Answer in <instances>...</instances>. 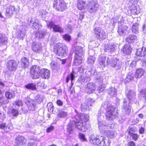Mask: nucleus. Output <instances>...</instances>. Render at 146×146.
Wrapping results in <instances>:
<instances>
[{
	"mask_svg": "<svg viewBox=\"0 0 146 146\" xmlns=\"http://www.w3.org/2000/svg\"><path fill=\"white\" fill-rule=\"evenodd\" d=\"M30 74L31 77L33 79L38 78L40 76L43 79H48L50 71L47 69H40L39 66L33 65L31 68Z\"/></svg>",
	"mask_w": 146,
	"mask_h": 146,
	"instance_id": "obj_1",
	"label": "nucleus"
},
{
	"mask_svg": "<svg viewBox=\"0 0 146 146\" xmlns=\"http://www.w3.org/2000/svg\"><path fill=\"white\" fill-rule=\"evenodd\" d=\"M106 108V115L107 119L112 120L117 117L118 112L115 106H108L107 102L104 103L102 104L100 110H99L98 113V115H101V111Z\"/></svg>",
	"mask_w": 146,
	"mask_h": 146,
	"instance_id": "obj_2",
	"label": "nucleus"
},
{
	"mask_svg": "<svg viewBox=\"0 0 146 146\" xmlns=\"http://www.w3.org/2000/svg\"><path fill=\"white\" fill-rule=\"evenodd\" d=\"M53 51L57 56H65L67 54V48L66 46L59 43L55 46Z\"/></svg>",
	"mask_w": 146,
	"mask_h": 146,
	"instance_id": "obj_3",
	"label": "nucleus"
},
{
	"mask_svg": "<svg viewBox=\"0 0 146 146\" xmlns=\"http://www.w3.org/2000/svg\"><path fill=\"white\" fill-rule=\"evenodd\" d=\"M105 139V137L93 134L90 135L89 137V141L92 143L98 145L106 146Z\"/></svg>",
	"mask_w": 146,
	"mask_h": 146,
	"instance_id": "obj_4",
	"label": "nucleus"
},
{
	"mask_svg": "<svg viewBox=\"0 0 146 146\" xmlns=\"http://www.w3.org/2000/svg\"><path fill=\"white\" fill-rule=\"evenodd\" d=\"M53 7L56 10L62 12L67 8L66 3L62 0H56L53 1Z\"/></svg>",
	"mask_w": 146,
	"mask_h": 146,
	"instance_id": "obj_5",
	"label": "nucleus"
},
{
	"mask_svg": "<svg viewBox=\"0 0 146 146\" xmlns=\"http://www.w3.org/2000/svg\"><path fill=\"white\" fill-rule=\"evenodd\" d=\"M94 33L96 38L100 40H102L106 38V34L100 27H96L94 29Z\"/></svg>",
	"mask_w": 146,
	"mask_h": 146,
	"instance_id": "obj_6",
	"label": "nucleus"
},
{
	"mask_svg": "<svg viewBox=\"0 0 146 146\" xmlns=\"http://www.w3.org/2000/svg\"><path fill=\"white\" fill-rule=\"evenodd\" d=\"M99 7L97 3L94 1H91L87 5V9L89 13H95Z\"/></svg>",
	"mask_w": 146,
	"mask_h": 146,
	"instance_id": "obj_7",
	"label": "nucleus"
},
{
	"mask_svg": "<svg viewBox=\"0 0 146 146\" xmlns=\"http://www.w3.org/2000/svg\"><path fill=\"white\" fill-rule=\"evenodd\" d=\"M77 113V115L74 117V122H82L83 123V121L85 122L88 121L89 120V116L87 114L81 113L80 114Z\"/></svg>",
	"mask_w": 146,
	"mask_h": 146,
	"instance_id": "obj_8",
	"label": "nucleus"
},
{
	"mask_svg": "<svg viewBox=\"0 0 146 146\" xmlns=\"http://www.w3.org/2000/svg\"><path fill=\"white\" fill-rule=\"evenodd\" d=\"M109 64L113 67L115 70H118L120 69L121 66L122 64L118 59L113 57L109 60Z\"/></svg>",
	"mask_w": 146,
	"mask_h": 146,
	"instance_id": "obj_9",
	"label": "nucleus"
},
{
	"mask_svg": "<svg viewBox=\"0 0 146 146\" xmlns=\"http://www.w3.org/2000/svg\"><path fill=\"white\" fill-rule=\"evenodd\" d=\"M109 64L113 67L115 70H118L120 69L121 66L122 64L118 59L113 57L109 60Z\"/></svg>",
	"mask_w": 146,
	"mask_h": 146,
	"instance_id": "obj_10",
	"label": "nucleus"
},
{
	"mask_svg": "<svg viewBox=\"0 0 146 146\" xmlns=\"http://www.w3.org/2000/svg\"><path fill=\"white\" fill-rule=\"evenodd\" d=\"M21 25H17L14 28L16 29V34L19 37H22L24 36L25 33V23L22 22Z\"/></svg>",
	"mask_w": 146,
	"mask_h": 146,
	"instance_id": "obj_11",
	"label": "nucleus"
},
{
	"mask_svg": "<svg viewBox=\"0 0 146 146\" xmlns=\"http://www.w3.org/2000/svg\"><path fill=\"white\" fill-rule=\"evenodd\" d=\"M47 25L48 28L50 29H52L53 31L54 32L60 33L63 32V29L60 25H55L53 22H51L48 23Z\"/></svg>",
	"mask_w": 146,
	"mask_h": 146,
	"instance_id": "obj_12",
	"label": "nucleus"
},
{
	"mask_svg": "<svg viewBox=\"0 0 146 146\" xmlns=\"http://www.w3.org/2000/svg\"><path fill=\"white\" fill-rule=\"evenodd\" d=\"M29 24L33 29L37 30H38L42 27L38 19L35 18H31Z\"/></svg>",
	"mask_w": 146,
	"mask_h": 146,
	"instance_id": "obj_13",
	"label": "nucleus"
},
{
	"mask_svg": "<svg viewBox=\"0 0 146 146\" xmlns=\"http://www.w3.org/2000/svg\"><path fill=\"white\" fill-rule=\"evenodd\" d=\"M98 127L101 133H104L106 129L110 128L111 126L104 121L98 120Z\"/></svg>",
	"mask_w": 146,
	"mask_h": 146,
	"instance_id": "obj_14",
	"label": "nucleus"
},
{
	"mask_svg": "<svg viewBox=\"0 0 146 146\" xmlns=\"http://www.w3.org/2000/svg\"><path fill=\"white\" fill-rule=\"evenodd\" d=\"M25 102L27 104L28 108L29 110L32 111L35 110L36 107V102L35 100L27 98L25 99Z\"/></svg>",
	"mask_w": 146,
	"mask_h": 146,
	"instance_id": "obj_15",
	"label": "nucleus"
},
{
	"mask_svg": "<svg viewBox=\"0 0 146 146\" xmlns=\"http://www.w3.org/2000/svg\"><path fill=\"white\" fill-rule=\"evenodd\" d=\"M18 65V63L17 61L14 60H11L7 62L6 66L9 70L14 71L17 69Z\"/></svg>",
	"mask_w": 146,
	"mask_h": 146,
	"instance_id": "obj_16",
	"label": "nucleus"
},
{
	"mask_svg": "<svg viewBox=\"0 0 146 146\" xmlns=\"http://www.w3.org/2000/svg\"><path fill=\"white\" fill-rule=\"evenodd\" d=\"M109 58L104 55H100L98 58L99 64L101 67H105L109 65Z\"/></svg>",
	"mask_w": 146,
	"mask_h": 146,
	"instance_id": "obj_17",
	"label": "nucleus"
},
{
	"mask_svg": "<svg viewBox=\"0 0 146 146\" xmlns=\"http://www.w3.org/2000/svg\"><path fill=\"white\" fill-rule=\"evenodd\" d=\"M137 1H135V3H132V5H130L129 6L131 13L132 15L137 14L140 12L139 9L137 4Z\"/></svg>",
	"mask_w": 146,
	"mask_h": 146,
	"instance_id": "obj_18",
	"label": "nucleus"
},
{
	"mask_svg": "<svg viewBox=\"0 0 146 146\" xmlns=\"http://www.w3.org/2000/svg\"><path fill=\"white\" fill-rule=\"evenodd\" d=\"M127 99H125L124 100L123 104L122 110L123 112L127 115H129L131 109L129 105L130 102L127 100Z\"/></svg>",
	"mask_w": 146,
	"mask_h": 146,
	"instance_id": "obj_19",
	"label": "nucleus"
},
{
	"mask_svg": "<svg viewBox=\"0 0 146 146\" xmlns=\"http://www.w3.org/2000/svg\"><path fill=\"white\" fill-rule=\"evenodd\" d=\"M96 87L93 83H88L85 86V91L88 94L94 93L96 89Z\"/></svg>",
	"mask_w": 146,
	"mask_h": 146,
	"instance_id": "obj_20",
	"label": "nucleus"
},
{
	"mask_svg": "<svg viewBox=\"0 0 146 146\" xmlns=\"http://www.w3.org/2000/svg\"><path fill=\"white\" fill-rule=\"evenodd\" d=\"M27 140L23 136L19 135L15 139V142L18 146H24Z\"/></svg>",
	"mask_w": 146,
	"mask_h": 146,
	"instance_id": "obj_21",
	"label": "nucleus"
},
{
	"mask_svg": "<svg viewBox=\"0 0 146 146\" xmlns=\"http://www.w3.org/2000/svg\"><path fill=\"white\" fill-rule=\"evenodd\" d=\"M74 122L75 124L76 127L80 130L81 131L84 132L87 129V126L84 123H83L82 122Z\"/></svg>",
	"mask_w": 146,
	"mask_h": 146,
	"instance_id": "obj_22",
	"label": "nucleus"
},
{
	"mask_svg": "<svg viewBox=\"0 0 146 146\" xmlns=\"http://www.w3.org/2000/svg\"><path fill=\"white\" fill-rule=\"evenodd\" d=\"M127 27L125 25L119 26L118 27V33L121 36L125 35L127 32Z\"/></svg>",
	"mask_w": 146,
	"mask_h": 146,
	"instance_id": "obj_23",
	"label": "nucleus"
},
{
	"mask_svg": "<svg viewBox=\"0 0 146 146\" xmlns=\"http://www.w3.org/2000/svg\"><path fill=\"white\" fill-rule=\"evenodd\" d=\"M32 48L34 52H38L41 51L42 46L40 43L33 42L32 44Z\"/></svg>",
	"mask_w": 146,
	"mask_h": 146,
	"instance_id": "obj_24",
	"label": "nucleus"
},
{
	"mask_svg": "<svg viewBox=\"0 0 146 146\" xmlns=\"http://www.w3.org/2000/svg\"><path fill=\"white\" fill-rule=\"evenodd\" d=\"M132 48L128 44H125L121 49V50L125 54H130L131 52Z\"/></svg>",
	"mask_w": 146,
	"mask_h": 146,
	"instance_id": "obj_25",
	"label": "nucleus"
},
{
	"mask_svg": "<svg viewBox=\"0 0 146 146\" xmlns=\"http://www.w3.org/2000/svg\"><path fill=\"white\" fill-rule=\"evenodd\" d=\"M136 55L140 56H144V58H146V48L143 47L141 48L137 49Z\"/></svg>",
	"mask_w": 146,
	"mask_h": 146,
	"instance_id": "obj_26",
	"label": "nucleus"
},
{
	"mask_svg": "<svg viewBox=\"0 0 146 146\" xmlns=\"http://www.w3.org/2000/svg\"><path fill=\"white\" fill-rule=\"evenodd\" d=\"M83 55L75 54L74 57V63L76 65H79L82 62Z\"/></svg>",
	"mask_w": 146,
	"mask_h": 146,
	"instance_id": "obj_27",
	"label": "nucleus"
},
{
	"mask_svg": "<svg viewBox=\"0 0 146 146\" xmlns=\"http://www.w3.org/2000/svg\"><path fill=\"white\" fill-rule=\"evenodd\" d=\"M29 64V60L26 57H23L21 58V65L23 68H25L28 67Z\"/></svg>",
	"mask_w": 146,
	"mask_h": 146,
	"instance_id": "obj_28",
	"label": "nucleus"
},
{
	"mask_svg": "<svg viewBox=\"0 0 146 146\" xmlns=\"http://www.w3.org/2000/svg\"><path fill=\"white\" fill-rule=\"evenodd\" d=\"M135 93L133 90H129L127 94V97L128 99H127L129 102L133 101L135 98Z\"/></svg>",
	"mask_w": 146,
	"mask_h": 146,
	"instance_id": "obj_29",
	"label": "nucleus"
},
{
	"mask_svg": "<svg viewBox=\"0 0 146 146\" xmlns=\"http://www.w3.org/2000/svg\"><path fill=\"white\" fill-rule=\"evenodd\" d=\"M78 76V74L77 72H75L74 71H73L70 74V75L67 76L66 79V82L68 83L69 80L70 79L71 81L72 82L75 77H77Z\"/></svg>",
	"mask_w": 146,
	"mask_h": 146,
	"instance_id": "obj_30",
	"label": "nucleus"
},
{
	"mask_svg": "<svg viewBox=\"0 0 146 146\" xmlns=\"http://www.w3.org/2000/svg\"><path fill=\"white\" fill-rule=\"evenodd\" d=\"M88 104H86L85 103H83L81 106V108L82 110L83 111H84L85 110H90L91 108H90L89 105H91V100L90 98H88Z\"/></svg>",
	"mask_w": 146,
	"mask_h": 146,
	"instance_id": "obj_31",
	"label": "nucleus"
},
{
	"mask_svg": "<svg viewBox=\"0 0 146 146\" xmlns=\"http://www.w3.org/2000/svg\"><path fill=\"white\" fill-rule=\"evenodd\" d=\"M107 93L111 97L115 96L117 95V90L114 87H110L107 90Z\"/></svg>",
	"mask_w": 146,
	"mask_h": 146,
	"instance_id": "obj_32",
	"label": "nucleus"
},
{
	"mask_svg": "<svg viewBox=\"0 0 146 146\" xmlns=\"http://www.w3.org/2000/svg\"><path fill=\"white\" fill-rule=\"evenodd\" d=\"M15 10V8L13 6H10L8 7L6 10V16L8 17L12 16Z\"/></svg>",
	"mask_w": 146,
	"mask_h": 146,
	"instance_id": "obj_33",
	"label": "nucleus"
},
{
	"mask_svg": "<svg viewBox=\"0 0 146 146\" xmlns=\"http://www.w3.org/2000/svg\"><path fill=\"white\" fill-rule=\"evenodd\" d=\"M7 38L4 34L0 33V44L1 45L5 44L7 42Z\"/></svg>",
	"mask_w": 146,
	"mask_h": 146,
	"instance_id": "obj_34",
	"label": "nucleus"
},
{
	"mask_svg": "<svg viewBox=\"0 0 146 146\" xmlns=\"http://www.w3.org/2000/svg\"><path fill=\"white\" fill-rule=\"evenodd\" d=\"M104 133V134L108 137L111 138H114L116 135V132L114 131H108L106 130V131Z\"/></svg>",
	"mask_w": 146,
	"mask_h": 146,
	"instance_id": "obj_35",
	"label": "nucleus"
},
{
	"mask_svg": "<svg viewBox=\"0 0 146 146\" xmlns=\"http://www.w3.org/2000/svg\"><path fill=\"white\" fill-rule=\"evenodd\" d=\"M75 125V124L74 122V120H72L70 123L68 124L67 127V133L69 134L73 132V125Z\"/></svg>",
	"mask_w": 146,
	"mask_h": 146,
	"instance_id": "obj_36",
	"label": "nucleus"
},
{
	"mask_svg": "<svg viewBox=\"0 0 146 146\" xmlns=\"http://www.w3.org/2000/svg\"><path fill=\"white\" fill-rule=\"evenodd\" d=\"M144 72V70L141 68L137 69L135 74V77L136 78H140L143 75Z\"/></svg>",
	"mask_w": 146,
	"mask_h": 146,
	"instance_id": "obj_37",
	"label": "nucleus"
},
{
	"mask_svg": "<svg viewBox=\"0 0 146 146\" xmlns=\"http://www.w3.org/2000/svg\"><path fill=\"white\" fill-rule=\"evenodd\" d=\"M86 0H78L77 3V7L80 10H82L84 7L86 5Z\"/></svg>",
	"mask_w": 146,
	"mask_h": 146,
	"instance_id": "obj_38",
	"label": "nucleus"
},
{
	"mask_svg": "<svg viewBox=\"0 0 146 146\" xmlns=\"http://www.w3.org/2000/svg\"><path fill=\"white\" fill-rule=\"evenodd\" d=\"M46 32L45 31H37L35 34V36L36 38H41L44 36L46 35Z\"/></svg>",
	"mask_w": 146,
	"mask_h": 146,
	"instance_id": "obj_39",
	"label": "nucleus"
},
{
	"mask_svg": "<svg viewBox=\"0 0 146 146\" xmlns=\"http://www.w3.org/2000/svg\"><path fill=\"white\" fill-rule=\"evenodd\" d=\"M75 54L83 55L84 52L83 48L81 46H76L75 49Z\"/></svg>",
	"mask_w": 146,
	"mask_h": 146,
	"instance_id": "obj_40",
	"label": "nucleus"
},
{
	"mask_svg": "<svg viewBox=\"0 0 146 146\" xmlns=\"http://www.w3.org/2000/svg\"><path fill=\"white\" fill-rule=\"evenodd\" d=\"M134 74L131 72H129L126 78L125 79V81L126 82L131 81L133 79Z\"/></svg>",
	"mask_w": 146,
	"mask_h": 146,
	"instance_id": "obj_41",
	"label": "nucleus"
},
{
	"mask_svg": "<svg viewBox=\"0 0 146 146\" xmlns=\"http://www.w3.org/2000/svg\"><path fill=\"white\" fill-rule=\"evenodd\" d=\"M137 38V36H136L131 35L126 38V40L128 43H131L134 42Z\"/></svg>",
	"mask_w": 146,
	"mask_h": 146,
	"instance_id": "obj_42",
	"label": "nucleus"
},
{
	"mask_svg": "<svg viewBox=\"0 0 146 146\" xmlns=\"http://www.w3.org/2000/svg\"><path fill=\"white\" fill-rule=\"evenodd\" d=\"M139 25L138 23H135L131 27V30L133 33H137L138 32Z\"/></svg>",
	"mask_w": 146,
	"mask_h": 146,
	"instance_id": "obj_43",
	"label": "nucleus"
},
{
	"mask_svg": "<svg viewBox=\"0 0 146 146\" xmlns=\"http://www.w3.org/2000/svg\"><path fill=\"white\" fill-rule=\"evenodd\" d=\"M27 89L31 90H34L36 89V85L33 83H30L25 86Z\"/></svg>",
	"mask_w": 146,
	"mask_h": 146,
	"instance_id": "obj_44",
	"label": "nucleus"
},
{
	"mask_svg": "<svg viewBox=\"0 0 146 146\" xmlns=\"http://www.w3.org/2000/svg\"><path fill=\"white\" fill-rule=\"evenodd\" d=\"M96 58L93 56H90L88 58L87 62L88 64H94Z\"/></svg>",
	"mask_w": 146,
	"mask_h": 146,
	"instance_id": "obj_45",
	"label": "nucleus"
},
{
	"mask_svg": "<svg viewBox=\"0 0 146 146\" xmlns=\"http://www.w3.org/2000/svg\"><path fill=\"white\" fill-rule=\"evenodd\" d=\"M43 96L42 95H38L36 96L35 100L38 104H40L43 101Z\"/></svg>",
	"mask_w": 146,
	"mask_h": 146,
	"instance_id": "obj_46",
	"label": "nucleus"
},
{
	"mask_svg": "<svg viewBox=\"0 0 146 146\" xmlns=\"http://www.w3.org/2000/svg\"><path fill=\"white\" fill-rule=\"evenodd\" d=\"M87 78V77L84 76H81L79 78L78 81L77 82L80 84H81L85 82Z\"/></svg>",
	"mask_w": 146,
	"mask_h": 146,
	"instance_id": "obj_47",
	"label": "nucleus"
},
{
	"mask_svg": "<svg viewBox=\"0 0 146 146\" xmlns=\"http://www.w3.org/2000/svg\"><path fill=\"white\" fill-rule=\"evenodd\" d=\"M47 108H48V111L50 113H52L54 109V107L53 104L52 103L50 102L47 105Z\"/></svg>",
	"mask_w": 146,
	"mask_h": 146,
	"instance_id": "obj_48",
	"label": "nucleus"
},
{
	"mask_svg": "<svg viewBox=\"0 0 146 146\" xmlns=\"http://www.w3.org/2000/svg\"><path fill=\"white\" fill-rule=\"evenodd\" d=\"M11 113L13 116L16 117L18 115L19 112L18 110L13 108L11 110Z\"/></svg>",
	"mask_w": 146,
	"mask_h": 146,
	"instance_id": "obj_49",
	"label": "nucleus"
},
{
	"mask_svg": "<svg viewBox=\"0 0 146 146\" xmlns=\"http://www.w3.org/2000/svg\"><path fill=\"white\" fill-rule=\"evenodd\" d=\"M67 115V112L64 111H61L58 114V116L62 118L66 117Z\"/></svg>",
	"mask_w": 146,
	"mask_h": 146,
	"instance_id": "obj_50",
	"label": "nucleus"
},
{
	"mask_svg": "<svg viewBox=\"0 0 146 146\" xmlns=\"http://www.w3.org/2000/svg\"><path fill=\"white\" fill-rule=\"evenodd\" d=\"M106 87V85L103 84L100 85L98 88V91L99 93L102 92L105 89Z\"/></svg>",
	"mask_w": 146,
	"mask_h": 146,
	"instance_id": "obj_51",
	"label": "nucleus"
},
{
	"mask_svg": "<svg viewBox=\"0 0 146 146\" xmlns=\"http://www.w3.org/2000/svg\"><path fill=\"white\" fill-rule=\"evenodd\" d=\"M109 44L110 47L111 52L112 53L115 51L117 46L116 45L113 43Z\"/></svg>",
	"mask_w": 146,
	"mask_h": 146,
	"instance_id": "obj_52",
	"label": "nucleus"
},
{
	"mask_svg": "<svg viewBox=\"0 0 146 146\" xmlns=\"http://www.w3.org/2000/svg\"><path fill=\"white\" fill-rule=\"evenodd\" d=\"M5 96L7 99H11L13 97L12 94L9 92H6L5 93Z\"/></svg>",
	"mask_w": 146,
	"mask_h": 146,
	"instance_id": "obj_53",
	"label": "nucleus"
},
{
	"mask_svg": "<svg viewBox=\"0 0 146 146\" xmlns=\"http://www.w3.org/2000/svg\"><path fill=\"white\" fill-rule=\"evenodd\" d=\"M15 105L17 106H21L23 105V102L21 100H18L14 102Z\"/></svg>",
	"mask_w": 146,
	"mask_h": 146,
	"instance_id": "obj_54",
	"label": "nucleus"
},
{
	"mask_svg": "<svg viewBox=\"0 0 146 146\" xmlns=\"http://www.w3.org/2000/svg\"><path fill=\"white\" fill-rule=\"evenodd\" d=\"M104 51L106 52H111L110 47V44H106L105 46Z\"/></svg>",
	"mask_w": 146,
	"mask_h": 146,
	"instance_id": "obj_55",
	"label": "nucleus"
},
{
	"mask_svg": "<svg viewBox=\"0 0 146 146\" xmlns=\"http://www.w3.org/2000/svg\"><path fill=\"white\" fill-rule=\"evenodd\" d=\"M63 38L66 40L69 41L71 39V36L68 34H66L63 36Z\"/></svg>",
	"mask_w": 146,
	"mask_h": 146,
	"instance_id": "obj_56",
	"label": "nucleus"
},
{
	"mask_svg": "<svg viewBox=\"0 0 146 146\" xmlns=\"http://www.w3.org/2000/svg\"><path fill=\"white\" fill-rule=\"evenodd\" d=\"M142 96L146 100V89H143L141 92Z\"/></svg>",
	"mask_w": 146,
	"mask_h": 146,
	"instance_id": "obj_57",
	"label": "nucleus"
},
{
	"mask_svg": "<svg viewBox=\"0 0 146 146\" xmlns=\"http://www.w3.org/2000/svg\"><path fill=\"white\" fill-rule=\"evenodd\" d=\"M79 137L81 140L82 141H86V139L85 137V135L84 134L82 133H80L79 134Z\"/></svg>",
	"mask_w": 146,
	"mask_h": 146,
	"instance_id": "obj_58",
	"label": "nucleus"
},
{
	"mask_svg": "<svg viewBox=\"0 0 146 146\" xmlns=\"http://www.w3.org/2000/svg\"><path fill=\"white\" fill-rule=\"evenodd\" d=\"M40 13L41 14V17L43 18H45L46 15L47 13V12L44 10H42L40 11Z\"/></svg>",
	"mask_w": 146,
	"mask_h": 146,
	"instance_id": "obj_59",
	"label": "nucleus"
},
{
	"mask_svg": "<svg viewBox=\"0 0 146 146\" xmlns=\"http://www.w3.org/2000/svg\"><path fill=\"white\" fill-rule=\"evenodd\" d=\"M54 126H50L47 128L46 129V131L47 133H49L52 131L54 129Z\"/></svg>",
	"mask_w": 146,
	"mask_h": 146,
	"instance_id": "obj_60",
	"label": "nucleus"
},
{
	"mask_svg": "<svg viewBox=\"0 0 146 146\" xmlns=\"http://www.w3.org/2000/svg\"><path fill=\"white\" fill-rule=\"evenodd\" d=\"M5 118V115L2 111H0V119L2 120Z\"/></svg>",
	"mask_w": 146,
	"mask_h": 146,
	"instance_id": "obj_61",
	"label": "nucleus"
},
{
	"mask_svg": "<svg viewBox=\"0 0 146 146\" xmlns=\"http://www.w3.org/2000/svg\"><path fill=\"white\" fill-rule=\"evenodd\" d=\"M131 136L132 137V138L133 140L136 141L139 137V135L136 133H133Z\"/></svg>",
	"mask_w": 146,
	"mask_h": 146,
	"instance_id": "obj_62",
	"label": "nucleus"
},
{
	"mask_svg": "<svg viewBox=\"0 0 146 146\" xmlns=\"http://www.w3.org/2000/svg\"><path fill=\"white\" fill-rule=\"evenodd\" d=\"M96 78L98 82H103V76H100L98 75L97 76Z\"/></svg>",
	"mask_w": 146,
	"mask_h": 146,
	"instance_id": "obj_63",
	"label": "nucleus"
},
{
	"mask_svg": "<svg viewBox=\"0 0 146 146\" xmlns=\"http://www.w3.org/2000/svg\"><path fill=\"white\" fill-rule=\"evenodd\" d=\"M141 63H142V66L143 67H146V58H144L143 59V60H142L141 61Z\"/></svg>",
	"mask_w": 146,
	"mask_h": 146,
	"instance_id": "obj_64",
	"label": "nucleus"
}]
</instances>
